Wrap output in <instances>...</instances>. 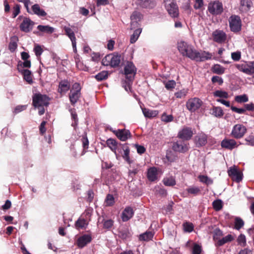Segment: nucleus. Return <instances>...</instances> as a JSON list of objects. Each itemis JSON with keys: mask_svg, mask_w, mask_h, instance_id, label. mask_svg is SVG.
Returning <instances> with one entry per match:
<instances>
[{"mask_svg": "<svg viewBox=\"0 0 254 254\" xmlns=\"http://www.w3.org/2000/svg\"><path fill=\"white\" fill-rule=\"evenodd\" d=\"M178 48L183 56H186L196 62H204L210 60L213 57L211 53L206 51L198 52L191 45L184 41L178 43Z\"/></svg>", "mask_w": 254, "mask_h": 254, "instance_id": "obj_1", "label": "nucleus"}, {"mask_svg": "<svg viewBox=\"0 0 254 254\" xmlns=\"http://www.w3.org/2000/svg\"><path fill=\"white\" fill-rule=\"evenodd\" d=\"M50 97L46 94L36 93L32 96V105L35 108L43 106L47 107L50 104Z\"/></svg>", "mask_w": 254, "mask_h": 254, "instance_id": "obj_2", "label": "nucleus"}, {"mask_svg": "<svg viewBox=\"0 0 254 254\" xmlns=\"http://www.w3.org/2000/svg\"><path fill=\"white\" fill-rule=\"evenodd\" d=\"M104 66H110L112 67H119L121 64H103ZM123 64H121L123 65ZM124 71L122 72L126 79H134L135 74H136L137 68L135 64H124Z\"/></svg>", "mask_w": 254, "mask_h": 254, "instance_id": "obj_3", "label": "nucleus"}, {"mask_svg": "<svg viewBox=\"0 0 254 254\" xmlns=\"http://www.w3.org/2000/svg\"><path fill=\"white\" fill-rule=\"evenodd\" d=\"M230 30L235 33L239 32L242 29V20L239 15L233 14L228 19Z\"/></svg>", "mask_w": 254, "mask_h": 254, "instance_id": "obj_4", "label": "nucleus"}, {"mask_svg": "<svg viewBox=\"0 0 254 254\" xmlns=\"http://www.w3.org/2000/svg\"><path fill=\"white\" fill-rule=\"evenodd\" d=\"M202 104L203 102L199 98L194 97L188 99L186 102V106L190 113H194L201 107Z\"/></svg>", "mask_w": 254, "mask_h": 254, "instance_id": "obj_5", "label": "nucleus"}, {"mask_svg": "<svg viewBox=\"0 0 254 254\" xmlns=\"http://www.w3.org/2000/svg\"><path fill=\"white\" fill-rule=\"evenodd\" d=\"M165 7L169 15L172 18H178L179 16V10L176 2L173 0L169 3L167 1H165Z\"/></svg>", "mask_w": 254, "mask_h": 254, "instance_id": "obj_6", "label": "nucleus"}, {"mask_svg": "<svg viewBox=\"0 0 254 254\" xmlns=\"http://www.w3.org/2000/svg\"><path fill=\"white\" fill-rule=\"evenodd\" d=\"M208 10L212 15H220L223 11V4L218 0L210 2L208 5Z\"/></svg>", "mask_w": 254, "mask_h": 254, "instance_id": "obj_7", "label": "nucleus"}, {"mask_svg": "<svg viewBox=\"0 0 254 254\" xmlns=\"http://www.w3.org/2000/svg\"><path fill=\"white\" fill-rule=\"evenodd\" d=\"M227 173L228 176L237 183H240L243 180V173L235 165L231 167L228 170Z\"/></svg>", "mask_w": 254, "mask_h": 254, "instance_id": "obj_8", "label": "nucleus"}, {"mask_svg": "<svg viewBox=\"0 0 254 254\" xmlns=\"http://www.w3.org/2000/svg\"><path fill=\"white\" fill-rule=\"evenodd\" d=\"M193 134L191 127L184 126L183 128L179 130L178 133L177 137L183 141L190 140Z\"/></svg>", "mask_w": 254, "mask_h": 254, "instance_id": "obj_9", "label": "nucleus"}, {"mask_svg": "<svg viewBox=\"0 0 254 254\" xmlns=\"http://www.w3.org/2000/svg\"><path fill=\"white\" fill-rule=\"evenodd\" d=\"M247 129L242 124H237L233 127L231 135L236 139L242 138L247 132Z\"/></svg>", "mask_w": 254, "mask_h": 254, "instance_id": "obj_10", "label": "nucleus"}, {"mask_svg": "<svg viewBox=\"0 0 254 254\" xmlns=\"http://www.w3.org/2000/svg\"><path fill=\"white\" fill-rule=\"evenodd\" d=\"M117 137L122 141H126L132 137L130 131L126 128L112 130Z\"/></svg>", "mask_w": 254, "mask_h": 254, "instance_id": "obj_11", "label": "nucleus"}, {"mask_svg": "<svg viewBox=\"0 0 254 254\" xmlns=\"http://www.w3.org/2000/svg\"><path fill=\"white\" fill-rule=\"evenodd\" d=\"M143 18V15L139 11H134L130 16V29H134L139 27V22Z\"/></svg>", "mask_w": 254, "mask_h": 254, "instance_id": "obj_12", "label": "nucleus"}, {"mask_svg": "<svg viewBox=\"0 0 254 254\" xmlns=\"http://www.w3.org/2000/svg\"><path fill=\"white\" fill-rule=\"evenodd\" d=\"M172 148L174 152L184 153L189 150L187 144L183 140H177L173 142Z\"/></svg>", "mask_w": 254, "mask_h": 254, "instance_id": "obj_13", "label": "nucleus"}, {"mask_svg": "<svg viewBox=\"0 0 254 254\" xmlns=\"http://www.w3.org/2000/svg\"><path fill=\"white\" fill-rule=\"evenodd\" d=\"M92 240L91 234H84L80 236L76 240V244L80 249H83Z\"/></svg>", "mask_w": 254, "mask_h": 254, "instance_id": "obj_14", "label": "nucleus"}, {"mask_svg": "<svg viewBox=\"0 0 254 254\" xmlns=\"http://www.w3.org/2000/svg\"><path fill=\"white\" fill-rule=\"evenodd\" d=\"M207 142V135L204 132H201L194 136V143L195 146L200 148L204 146Z\"/></svg>", "mask_w": 254, "mask_h": 254, "instance_id": "obj_15", "label": "nucleus"}, {"mask_svg": "<svg viewBox=\"0 0 254 254\" xmlns=\"http://www.w3.org/2000/svg\"><path fill=\"white\" fill-rule=\"evenodd\" d=\"M231 109L233 112H236L239 114H245L246 111H254V103H251L250 104H245L243 108H237V107L231 106Z\"/></svg>", "mask_w": 254, "mask_h": 254, "instance_id": "obj_16", "label": "nucleus"}, {"mask_svg": "<svg viewBox=\"0 0 254 254\" xmlns=\"http://www.w3.org/2000/svg\"><path fill=\"white\" fill-rule=\"evenodd\" d=\"M213 41L218 43H224L227 38L226 34L222 30H216L212 33Z\"/></svg>", "mask_w": 254, "mask_h": 254, "instance_id": "obj_17", "label": "nucleus"}, {"mask_svg": "<svg viewBox=\"0 0 254 254\" xmlns=\"http://www.w3.org/2000/svg\"><path fill=\"white\" fill-rule=\"evenodd\" d=\"M34 24V22L29 18L24 17L20 25V29L22 31L28 32L32 29Z\"/></svg>", "mask_w": 254, "mask_h": 254, "instance_id": "obj_18", "label": "nucleus"}, {"mask_svg": "<svg viewBox=\"0 0 254 254\" xmlns=\"http://www.w3.org/2000/svg\"><path fill=\"white\" fill-rule=\"evenodd\" d=\"M134 214L133 208L131 206H127L123 211L121 218L123 222H127L130 220Z\"/></svg>", "mask_w": 254, "mask_h": 254, "instance_id": "obj_19", "label": "nucleus"}, {"mask_svg": "<svg viewBox=\"0 0 254 254\" xmlns=\"http://www.w3.org/2000/svg\"><path fill=\"white\" fill-rule=\"evenodd\" d=\"M136 4L142 8L152 9L156 5L154 0H136Z\"/></svg>", "mask_w": 254, "mask_h": 254, "instance_id": "obj_20", "label": "nucleus"}, {"mask_svg": "<svg viewBox=\"0 0 254 254\" xmlns=\"http://www.w3.org/2000/svg\"><path fill=\"white\" fill-rule=\"evenodd\" d=\"M238 70L243 73L252 75L254 73V64H236Z\"/></svg>", "mask_w": 254, "mask_h": 254, "instance_id": "obj_21", "label": "nucleus"}, {"mask_svg": "<svg viewBox=\"0 0 254 254\" xmlns=\"http://www.w3.org/2000/svg\"><path fill=\"white\" fill-rule=\"evenodd\" d=\"M221 146L222 148H225L229 150H233L235 147H237L236 141L233 139L224 138L221 142Z\"/></svg>", "mask_w": 254, "mask_h": 254, "instance_id": "obj_22", "label": "nucleus"}, {"mask_svg": "<svg viewBox=\"0 0 254 254\" xmlns=\"http://www.w3.org/2000/svg\"><path fill=\"white\" fill-rule=\"evenodd\" d=\"M147 178L150 182H155L158 179V170L155 167H151L148 169Z\"/></svg>", "mask_w": 254, "mask_h": 254, "instance_id": "obj_23", "label": "nucleus"}, {"mask_svg": "<svg viewBox=\"0 0 254 254\" xmlns=\"http://www.w3.org/2000/svg\"><path fill=\"white\" fill-rule=\"evenodd\" d=\"M70 89V84L67 80H62L59 84L58 91L61 94L66 93Z\"/></svg>", "mask_w": 254, "mask_h": 254, "instance_id": "obj_24", "label": "nucleus"}, {"mask_svg": "<svg viewBox=\"0 0 254 254\" xmlns=\"http://www.w3.org/2000/svg\"><path fill=\"white\" fill-rule=\"evenodd\" d=\"M64 31L66 34L70 39L72 47L74 51L76 50V38L75 36V34L74 32L72 30V29L69 27H65Z\"/></svg>", "mask_w": 254, "mask_h": 254, "instance_id": "obj_25", "label": "nucleus"}, {"mask_svg": "<svg viewBox=\"0 0 254 254\" xmlns=\"http://www.w3.org/2000/svg\"><path fill=\"white\" fill-rule=\"evenodd\" d=\"M32 13L38 15L39 17H45L47 15L45 11L41 8L38 4H34L31 7Z\"/></svg>", "mask_w": 254, "mask_h": 254, "instance_id": "obj_26", "label": "nucleus"}, {"mask_svg": "<svg viewBox=\"0 0 254 254\" xmlns=\"http://www.w3.org/2000/svg\"><path fill=\"white\" fill-rule=\"evenodd\" d=\"M253 5L251 0H241L240 9L243 12L249 11Z\"/></svg>", "mask_w": 254, "mask_h": 254, "instance_id": "obj_27", "label": "nucleus"}, {"mask_svg": "<svg viewBox=\"0 0 254 254\" xmlns=\"http://www.w3.org/2000/svg\"><path fill=\"white\" fill-rule=\"evenodd\" d=\"M234 239V237L231 234H228L226 236L218 240L215 245L216 247H221L227 243L232 242Z\"/></svg>", "mask_w": 254, "mask_h": 254, "instance_id": "obj_28", "label": "nucleus"}, {"mask_svg": "<svg viewBox=\"0 0 254 254\" xmlns=\"http://www.w3.org/2000/svg\"><path fill=\"white\" fill-rule=\"evenodd\" d=\"M106 144L107 146L115 153L116 157H117V148L119 142L116 139L110 138L107 140Z\"/></svg>", "mask_w": 254, "mask_h": 254, "instance_id": "obj_29", "label": "nucleus"}, {"mask_svg": "<svg viewBox=\"0 0 254 254\" xmlns=\"http://www.w3.org/2000/svg\"><path fill=\"white\" fill-rule=\"evenodd\" d=\"M119 237L122 240H126L131 237V234L127 227H124L119 230Z\"/></svg>", "mask_w": 254, "mask_h": 254, "instance_id": "obj_30", "label": "nucleus"}, {"mask_svg": "<svg viewBox=\"0 0 254 254\" xmlns=\"http://www.w3.org/2000/svg\"><path fill=\"white\" fill-rule=\"evenodd\" d=\"M133 79H126L122 80V86L125 89V90L130 92H132L133 90L132 89V84Z\"/></svg>", "mask_w": 254, "mask_h": 254, "instance_id": "obj_31", "label": "nucleus"}, {"mask_svg": "<svg viewBox=\"0 0 254 254\" xmlns=\"http://www.w3.org/2000/svg\"><path fill=\"white\" fill-rule=\"evenodd\" d=\"M23 76V79L29 84H32L33 82L32 77V72L27 69H23L21 71Z\"/></svg>", "mask_w": 254, "mask_h": 254, "instance_id": "obj_32", "label": "nucleus"}, {"mask_svg": "<svg viewBox=\"0 0 254 254\" xmlns=\"http://www.w3.org/2000/svg\"><path fill=\"white\" fill-rule=\"evenodd\" d=\"M142 113L145 117L147 118H152L155 117L158 114V111L157 110H150L149 109L142 108Z\"/></svg>", "mask_w": 254, "mask_h": 254, "instance_id": "obj_33", "label": "nucleus"}, {"mask_svg": "<svg viewBox=\"0 0 254 254\" xmlns=\"http://www.w3.org/2000/svg\"><path fill=\"white\" fill-rule=\"evenodd\" d=\"M210 113L212 115L214 116L215 117L217 118H221L224 115V112L220 107H215L214 106L211 110H210Z\"/></svg>", "mask_w": 254, "mask_h": 254, "instance_id": "obj_34", "label": "nucleus"}, {"mask_svg": "<svg viewBox=\"0 0 254 254\" xmlns=\"http://www.w3.org/2000/svg\"><path fill=\"white\" fill-rule=\"evenodd\" d=\"M154 236V233L151 231H147L139 236V240L141 241H148L151 240Z\"/></svg>", "mask_w": 254, "mask_h": 254, "instance_id": "obj_35", "label": "nucleus"}, {"mask_svg": "<svg viewBox=\"0 0 254 254\" xmlns=\"http://www.w3.org/2000/svg\"><path fill=\"white\" fill-rule=\"evenodd\" d=\"M162 182L165 186L168 187H173L176 184L175 178L173 176L165 177Z\"/></svg>", "mask_w": 254, "mask_h": 254, "instance_id": "obj_36", "label": "nucleus"}, {"mask_svg": "<svg viewBox=\"0 0 254 254\" xmlns=\"http://www.w3.org/2000/svg\"><path fill=\"white\" fill-rule=\"evenodd\" d=\"M134 30L133 33L130 36V43L131 44L134 43L138 39V37L142 32V29L140 27L136 28Z\"/></svg>", "mask_w": 254, "mask_h": 254, "instance_id": "obj_37", "label": "nucleus"}, {"mask_svg": "<svg viewBox=\"0 0 254 254\" xmlns=\"http://www.w3.org/2000/svg\"><path fill=\"white\" fill-rule=\"evenodd\" d=\"M109 75L108 71L103 70L96 74L94 76L98 81H101L106 79Z\"/></svg>", "mask_w": 254, "mask_h": 254, "instance_id": "obj_38", "label": "nucleus"}, {"mask_svg": "<svg viewBox=\"0 0 254 254\" xmlns=\"http://www.w3.org/2000/svg\"><path fill=\"white\" fill-rule=\"evenodd\" d=\"M37 29L40 32L47 34H52L54 32V28L49 25H39L37 26Z\"/></svg>", "mask_w": 254, "mask_h": 254, "instance_id": "obj_39", "label": "nucleus"}, {"mask_svg": "<svg viewBox=\"0 0 254 254\" xmlns=\"http://www.w3.org/2000/svg\"><path fill=\"white\" fill-rule=\"evenodd\" d=\"M225 68L221 66L220 64H213L211 70L213 73L218 75L222 74L224 73Z\"/></svg>", "mask_w": 254, "mask_h": 254, "instance_id": "obj_40", "label": "nucleus"}, {"mask_svg": "<svg viewBox=\"0 0 254 254\" xmlns=\"http://www.w3.org/2000/svg\"><path fill=\"white\" fill-rule=\"evenodd\" d=\"M198 178L201 183L207 186L211 185L213 183V180L206 175H200L198 176Z\"/></svg>", "mask_w": 254, "mask_h": 254, "instance_id": "obj_41", "label": "nucleus"}, {"mask_svg": "<svg viewBox=\"0 0 254 254\" xmlns=\"http://www.w3.org/2000/svg\"><path fill=\"white\" fill-rule=\"evenodd\" d=\"M81 141L83 147V151L81 154V155H83L86 152V151H85V150L88 148L89 145V140L87 136V133L85 132H84L83 134L82 135Z\"/></svg>", "mask_w": 254, "mask_h": 254, "instance_id": "obj_42", "label": "nucleus"}, {"mask_svg": "<svg viewBox=\"0 0 254 254\" xmlns=\"http://www.w3.org/2000/svg\"><path fill=\"white\" fill-rule=\"evenodd\" d=\"M124 153L122 154V157L128 164L130 165L133 163V161L130 159L129 157L130 149L128 146L125 148Z\"/></svg>", "mask_w": 254, "mask_h": 254, "instance_id": "obj_43", "label": "nucleus"}, {"mask_svg": "<svg viewBox=\"0 0 254 254\" xmlns=\"http://www.w3.org/2000/svg\"><path fill=\"white\" fill-rule=\"evenodd\" d=\"M81 94L72 92V90H70V93L69 94V99L70 103L72 105L74 106L77 102L80 97Z\"/></svg>", "mask_w": 254, "mask_h": 254, "instance_id": "obj_44", "label": "nucleus"}, {"mask_svg": "<svg viewBox=\"0 0 254 254\" xmlns=\"http://www.w3.org/2000/svg\"><path fill=\"white\" fill-rule=\"evenodd\" d=\"M245 224L244 220L240 217H235L234 219V229L240 230Z\"/></svg>", "mask_w": 254, "mask_h": 254, "instance_id": "obj_45", "label": "nucleus"}, {"mask_svg": "<svg viewBox=\"0 0 254 254\" xmlns=\"http://www.w3.org/2000/svg\"><path fill=\"white\" fill-rule=\"evenodd\" d=\"M70 112L71 113V119L72 120L71 126L73 127L75 129V128L77 126L78 124V119L77 117V115L74 110V111H73L72 109H70Z\"/></svg>", "mask_w": 254, "mask_h": 254, "instance_id": "obj_46", "label": "nucleus"}, {"mask_svg": "<svg viewBox=\"0 0 254 254\" xmlns=\"http://www.w3.org/2000/svg\"><path fill=\"white\" fill-rule=\"evenodd\" d=\"M202 251V246L196 243H194L191 248V254H201Z\"/></svg>", "mask_w": 254, "mask_h": 254, "instance_id": "obj_47", "label": "nucleus"}, {"mask_svg": "<svg viewBox=\"0 0 254 254\" xmlns=\"http://www.w3.org/2000/svg\"><path fill=\"white\" fill-rule=\"evenodd\" d=\"M186 191L188 193L197 195L200 193V190L197 187L190 186L186 189Z\"/></svg>", "mask_w": 254, "mask_h": 254, "instance_id": "obj_48", "label": "nucleus"}, {"mask_svg": "<svg viewBox=\"0 0 254 254\" xmlns=\"http://www.w3.org/2000/svg\"><path fill=\"white\" fill-rule=\"evenodd\" d=\"M213 96L216 97L227 99L229 97L228 93L223 90H217L213 92Z\"/></svg>", "mask_w": 254, "mask_h": 254, "instance_id": "obj_49", "label": "nucleus"}, {"mask_svg": "<svg viewBox=\"0 0 254 254\" xmlns=\"http://www.w3.org/2000/svg\"><path fill=\"white\" fill-rule=\"evenodd\" d=\"M213 208L216 211L220 210L223 207V201L220 199H217L212 202Z\"/></svg>", "mask_w": 254, "mask_h": 254, "instance_id": "obj_50", "label": "nucleus"}, {"mask_svg": "<svg viewBox=\"0 0 254 254\" xmlns=\"http://www.w3.org/2000/svg\"><path fill=\"white\" fill-rule=\"evenodd\" d=\"M183 229L185 232L190 233L194 229L193 224L190 222H185L183 223Z\"/></svg>", "mask_w": 254, "mask_h": 254, "instance_id": "obj_51", "label": "nucleus"}, {"mask_svg": "<svg viewBox=\"0 0 254 254\" xmlns=\"http://www.w3.org/2000/svg\"><path fill=\"white\" fill-rule=\"evenodd\" d=\"M235 100L239 103H246L249 101V98L247 95L244 94L236 96Z\"/></svg>", "mask_w": 254, "mask_h": 254, "instance_id": "obj_52", "label": "nucleus"}, {"mask_svg": "<svg viewBox=\"0 0 254 254\" xmlns=\"http://www.w3.org/2000/svg\"><path fill=\"white\" fill-rule=\"evenodd\" d=\"M223 235V232L219 228H217L213 231V240L215 243L220 238V237Z\"/></svg>", "mask_w": 254, "mask_h": 254, "instance_id": "obj_53", "label": "nucleus"}, {"mask_svg": "<svg viewBox=\"0 0 254 254\" xmlns=\"http://www.w3.org/2000/svg\"><path fill=\"white\" fill-rule=\"evenodd\" d=\"M188 93V90L183 89L175 93L174 95L177 98L184 99Z\"/></svg>", "mask_w": 254, "mask_h": 254, "instance_id": "obj_54", "label": "nucleus"}, {"mask_svg": "<svg viewBox=\"0 0 254 254\" xmlns=\"http://www.w3.org/2000/svg\"><path fill=\"white\" fill-rule=\"evenodd\" d=\"M128 146V143H124L122 144L121 143H119L118 145L117 146V157L118 156L120 155V154H122L123 152L124 151L125 148Z\"/></svg>", "mask_w": 254, "mask_h": 254, "instance_id": "obj_55", "label": "nucleus"}, {"mask_svg": "<svg viewBox=\"0 0 254 254\" xmlns=\"http://www.w3.org/2000/svg\"><path fill=\"white\" fill-rule=\"evenodd\" d=\"M105 201L106 205L111 206L115 203V198L113 194H108L106 196Z\"/></svg>", "mask_w": 254, "mask_h": 254, "instance_id": "obj_56", "label": "nucleus"}, {"mask_svg": "<svg viewBox=\"0 0 254 254\" xmlns=\"http://www.w3.org/2000/svg\"><path fill=\"white\" fill-rule=\"evenodd\" d=\"M103 228L106 229H111L114 225V221L109 219L108 220H103L102 221Z\"/></svg>", "mask_w": 254, "mask_h": 254, "instance_id": "obj_57", "label": "nucleus"}, {"mask_svg": "<svg viewBox=\"0 0 254 254\" xmlns=\"http://www.w3.org/2000/svg\"><path fill=\"white\" fill-rule=\"evenodd\" d=\"M111 62L110 64H120L121 60V56L118 54H110Z\"/></svg>", "mask_w": 254, "mask_h": 254, "instance_id": "obj_58", "label": "nucleus"}, {"mask_svg": "<svg viewBox=\"0 0 254 254\" xmlns=\"http://www.w3.org/2000/svg\"><path fill=\"white\" fill-rule=\"evenodd\" d=\"M174 117L172 115H167L163 113L161 116V120L165 123H169L173 120Z\"/></svg>", "mask_w": 254, "mask_h": 254, "instance_id": "obj_59", "label": "nucleus"}, {"mask_svg": "<svg viewBox=\"0 0 254 254\" xmlns=\"http://www.w3.org/2000/svg\"><path fill=\"white\" fill-rule=\"evenodd\" d=\"M237 242L239 245L244 247L246 245V238L244 234H241L237 238Z\"/></svg>", "mask_w": 254, "mask_h": 254, "instance_id": "obj_60", "label": "nucleus"}, {"mask_svg": "<svg viewBox=\"0 0 254 254\" xmlns=\"http://www.w3.org/2000/svg\"><path fill=\"white\" fill-rule=\"evenodd\" d=\"M134 146L136 149L137 153L139 155H142L146 151V148L143 145L136 143L134 144Z\"/></svg>", "mask_w": 254, "mask_h": 254, "instance_id": "obj_61", "label": "nucleus"}, {"mask_svg": "<svg viewBox=\"0 0 254 254\" xmlns=\"http://www.w3.org/2000/svg\"><path fill=\"white\" fill-rule=\"evenodd\" d=\"M211 81L213 83H218L219 85H222L224 82L223 78L217 75L213 76L211 78Z\"/></svg>", "mask_w": 254, "mask_h": 254, "instance_id": "obj_62", "label": "nucleus"}, {"mask_svg": "<svg viewBox=\"0 0 254 254\" xmlns=\"http://www.w3.org/2000/svg\"><path fill=\"white\" fill-rule=\"evenodd\" d=\"M176 83L174 80H168L165 84V87L167 90H171L175 88Z\"/></svg>", "mask_w": 254, "mask_h": 254, "instance_id": "obj_63", "label": "nucleus"}, {"mask_svg": "<svg viewBox=\"0 0 254 254\" xmlns=\"http://www.w3.org/2000/svg\"><path fill=\"white\" fill-rule=\"evenodd\" d=\"M245 140L247 143H246L247 145H250L251 146H254V135H249L247 138H245Z\"/></svg>", "mask_w": 254, "mask_h": 254, "instance_id": "obj_64", "label": "nucleus"}]
</instances>
